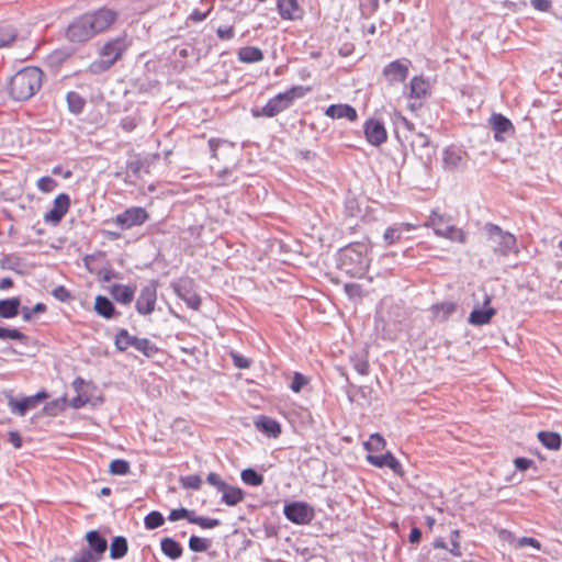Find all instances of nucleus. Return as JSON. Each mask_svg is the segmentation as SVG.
<instances>
[{"mask_svg": "<svg viewBox=\"0 0 562 562\" xmlns=\"http://www.w3.org/2000/svg\"><path fill=\"white\" fill-rule=\"evenodd\" d=\"M116 20V13L106 8L85 13L67 27L66 36L72 43H85L108 30Z\"/></svg>", "mask_w": 562, "mask_h": 562, "instance_id": "nucleus-1", "label": "nucleus"}, {"mask_svg": "<svg viewBox=\"0 0 562 562\" xmlns=\"http://www.w3.org/2000/svg\"><path fill=\"white\" fill-rule=\"evenodd\" d=\"M43 72L37 67H25L9 81V94L15 101L31 99L42 87Z\"/></svg>", "mask_w": 562, "mask_h": 562, "instance_id": "nucleus-2", "label": "nucleus"}, {"mask_svg": "<svg viewBox=\"0 0 562 562\" xmlns=\"http://www.w3.org/2000/svg\"><path fill=\"white\" fill-rule=\"evenodd\" d=\"M310 91V87L293 86L289 90L271 98L261 110H252V115L255 117H274L279 113L288 110L296 99L305 97Z\"/></svg>", "mask_w": 562, "mask_h": 562, "instance_id": "nucleus-3", "label": "nucleus"}, {"mask_svg": "<svg viewBox=\"0 0 562 562\" xmlns=\"http://www.w3.org/2000/svg\"><path fill=\"white\" fill-rule=\"evenodd\" d=\"M425 226L432 227L437 236L450 239L452 241L465 243V233L451 224L450 217L441 215L436 211H432Z\"/></svg>", "mask_w": 562, "mask_h": 562, "instance_id": "nucleus-4", "label": "nucleus"}, {"mask_svg": "<svg viewBox=\"0 0 562 562\" xmlns=\"http://www.w3.org/2000/svg\"><path fill=\"white\" fill-rule=\"evenodd\" d=\"M483 229L495 254L507 256L515 248L516 237L513 234L492 223H486Z\"/></svg>", "mask_w": 562, "mask_h": 562, "instance_id": "nucleus-5", "label": "nucleus"}, {"mask_svg": "<svg viewBox=\"0 0 562 562\" xmlns=\"http://www.w3.org/2000/svg\"><path fill=\"white\" fill-rule=\"evenodd\" d=\"M128 44L125 37H116L109 41L101 49V61H95L92 67L98 70H108L116 60H119L126 50Z\"/></svg>", "mask_w": 562, "mask_h": 562, "instance_id": "nucleus-6", "label": "nucleus"}, {"mask_svg": "<svg viewBox=\"0 0 562 562\" xmlns=\"http://www.w3.org/2000/svg\"><path fill=\"white\" fill-rule=\"evenodd\" d=\"M158 285L159 283L157 280H150L140 289L135 304V308L138 314L149 315L155 311Z\"/></svg>", "mask_w": 562, "mask_h": 562, "instance_id": "nucleus-7", "label": "nucleus"}, {"mask_svg": "<svg viewBox=\"0 0 562 562\" xmlns=\"http://www.w3.org/2000/svg\"><path fill=\"white\" fill-rule=\"evenodd\" d=\"M171 288L176 295L183 300L188 307L198 311L201 306V299L194 290V282L190 278H183L172 282Z\"/></svg>", "mask_w": 562, "mask_h": 562, "instance_id": "nucleus-8", "label": "nucleus"}, {"mask_svg": "<svg viewBox=\"0 0 562 562\" xmlns=\"http://www.w3.org/2000/svg\"><path fill=\"white\" fill-rule=\"evenodd\" d=\"M149 215L144 207L132 206L114 217V223L122 229L127 231L135 226L143 225Z\"/></svg>", "mask_w": 562, "mask_h": 562, "instance_id": "nucleus-9", "label": "nucleus"}, {"mask_svg": "<svg viewBox=\"0 0 562 562\" xmlns=\"http://www.w3.org/2000/svg\"><path fill=\"white\" fill-rule=\"evenodd\" d=\"M468 154L463 149L450 146L442 151V167L446 171H461L467 167Z\"/></svg>", "mask_w": 562, "mask_h": 562, "instance_id": "nucleus-10", "label": "nucleus"}, {"mask_svg": "<svg viewBox=\"0 0 562 562\" xmlns=\"http://www.w3.org/2000/svg\"><path fill=\"white\" fill-rule=\"evenodd\" d=\"M284 516L292 522L304 525L314 518V509L306 503L293 502L283 508Z\"/></svg>", "mask_w": 562, "mask_h": 562, "instance_id": "nucleus-11", "label": "nucleus"}, {"mask_svg": "<svg viewBox=\"0 0 562 562\" xmlns=\"http://www.w3.org/2000/svg\"><path fill=\"white\" fill-rule=\"evenodd\" d=\"M409 66L408 59L393 60L383 68V77L390 85L404 82L408 77Z\"/></svg>", "mask_w": 562, "mask_h": 562, "instance_id": "nucleus-12", "label": "nucleus"}, {"mask_svg": "<svg viewBox=\"0 0 562 562\" xmlns=\"http://www.w3.org/2000/svg\"><path fill=\"white\" fill-rule=\"evenodd\" d=\"M430 95V82L424 77H413L409 82V98L414 99L415 102L411 103V108L415 110L420 108L423 101Z\"/></svg>", "mask_w": 562, "mask_h": 562, "instance_id": "nucleus-13", "label": "nucleus"}, {"mask_svg": "<svg viewBox=\"0 0 562 562\" xmlns=\"http://www.w3.org/2000/svg\"><path fill=\"white\" fill-rule=\"evenodd\" d=\"M70 206V198L66 193L58 194L54 200V206L44 215L46 223L58 224L66 215Z\"/></svg>", "mask_w": 562, "mask_h": 562, "instance_id": "nucleus-14", "label": "nucleus"}, {"mask_svg": "<svg viewBox=\"0 0 562 562\" xmlns=\"http://www.w3.org/2000/svg\"><path fill=\"white\" fill-rule=\"evenodd\" d=\"M413 151L425 162L429 161L435 154L429 137L424 133H416L411 142Z\"/></svg>", "mask_w": 562, "mask_h": 562, "instance_id": "nucleus-15", "label": "nucleus"}, {"mask_svg": "<svg viewBox=\"0 0 562 562\" xmlns=\"http://www.w3.org/2000/svg\"><path fill=\"white\" fill-rule=\"evenodd\" d=\"M364 134L367 140L374 146H380L387 137L383 123L373 119L366 122Z\"/></svg>", "mask_w": 562, "mask_h": 562, "instance_id": "nucleus-16", "label": "nucleus"}, {"mask_svg": "<svg viewBox=\"0 0 562 562\" xmlns=\"http://www.w3.org/2000/svg\"><path fill=\"white\" fill-rule=\"evenodd\" d=\"M491 127L494 132V138L497 142H504V135L514 134V125L513 123L502 114H493L490 119Z\"/></svg>", "mask_w": 562, "mask_h": 562, "instance_id": "nucleus-17", "label": "nucleus"}, {"mask_svg": "<svg viewBox=\"0 0 562 562\" xmlns=\"http://www.w3.org/2000/svg\"><path fill=\"white\" fill-rule=\"evenodd\" d=\"M367 461L378 468H390L395 474L403 475L402 464L390 451L382 456L368 454Z\"/></svg>", "mask_w": 562, "mask_h": 562, "instance_id": "nucleus-18", "label": "nucleus"}, {"mask_svg": "<svg viewBox=\"0 0 562 562\" xmlns=\"http://www.w3.org/2000/svg\"><path fill=\"white\" fill-rule=\"evenodd\" d=\"M148 161L139 155H132L126 162L125 182L134 183L135 179L140 178L142 171L148 172Z\"/></svg>", "mask_w": 562, "mask_h": 562, "instance_id": "nucleus-19", "label": "nucleus"}, {"mask_svg": "<svg viewBox=\"0 0 562 562\" xmlns=\"http://www.w3.org/2000/svg\"><path fill=\"white\" fill-rule=\"evenodd\" d=\"M277 8L283 20H297L303 15V10L300 8L297 0H278Z\"/></svg>", "mask_w": 562, "mask_h": 562, "instance_id": "nucleus-20", "label": "nucleus"}, {"mask_svg": "<svg viewBox=\"0 0 562 562\" xmlns=\"http://www.w3.org/2000/svg\"><path fill=\"white\" fill-rule=\"evenodd\" d=\"M325 114L331 119H347L349 121H356L358 117L356 109L349 104H331L326 109Z\"/></svg>", "mask_w": 562, "mask_h": 562, "instance_id": "nucleus-21", "label": "nucleus"}, {"mask_svg": "<svg viewBox=\"0 0 562 562\" xmlns=\"http://www.w3.org/2000/svg\"><path fill=\"white\" fill-rule=\"evenodd\" d=\"M86 539L89 544V549L93 552L97 558L103 557L108 549V541L101 536L98 530H90L86 535Z\"/></svg>", "mask_w": 562, "mask_h": 562, "instance_id": "nucleus-22", "label": "nucleus"}, {"mask_svg": "<svg viewBox=\"0 0 562 562\" xmlns=\"http://www.w3.org/2000/svg\"><path fill=\"white\" fill-rule=\"evenodd\" d=\"M94 311L97 312L98 315L106 319L121 315V313L115 310L114 304L106 296L103 295H98L95 297Z\"/></svg>", "mask_w": 562, "mask_h": 562, "instance_id": "nucleus-23", "label": "nucleus"}, {"mask_svg": "<svg viewBox=\"0 0 562 562\" xmlns=\"http://www.w3.org/2000/svg\"><path fill=\"white\" fill-rule=\"evenodd\" d=\"M110 294L116 302L127 305L134 300L135 289L116 283L110 288Z\"/></svg>", "mask_w": 562, "mask_h": 562, "instance_id": "nucleus-24", "label": "nucleus"}, {"mask_svg": "<svg viewBox=\"0 0 562 562\" xmlns=\"http://www.w3.org/2000/svg\"><path fill=\"white\" fill-rule=\"evenodd\" d=\"M255 426L268 437L277 438L281 432L280 424L276 419L267 416H260L255 422Z\"/></svg>", "mask_w": 562, "mask_h": 562, "instance_id": "nucleus-25", "label": "nucleus"}, {"mask_svg": "<svg viewBox=\"0 0 562 562\" xmlns=\"http://www.w3.org/2000/svg\"><path fill=\"white\" fill-rule=\"evenodd\" d=\"M496 314L495 308H474L469 316V323L475 326L488 324L492 317Z\"/></svg>", "mask_w": 562, "mask_h": 562, "instance_id": "nucleus-26", "label": "nucleus"}, {"mask_svg": "<svg viewBox=\"0 0 562 562\" xmlns=\"http://www.w3.org/2000/svg\"><path fill=\"white\" fill-rule=\"evenodd\" d=\"M21 301L19 297H11L0 301V317L13 318L19 314Z\"/></svg>", "mask_w": 562, "mask_h": 562, "instance_id": "nucleus-27", "label": "nucleus"}, {"mask_svg": "<svg viewBox=\"0 0 562 562\" xmlns=\"http://www.w3.org/2000/svg\"><path fill=\"white\" fill-rule=\"evenodd\" d=\"M162 553L171 560H177L182 555L183 549L179 542L172 538H164L160 541Z\"/></svg>", "mask_w": 562, "mask_h": 562, "instance_id": "nucleus-28", "label": "nucleus"}, {"mask_svg": "<svg viewBox=\"0 0 562 562\" xmlns=\"http://www.w3.org/2000/svg\"><path fill=\"white\" fill-rule=\"evenodd\" d=\"M245 497V493L241 488L232 486L227 484V488H225L222 493V502L227 506H235L238 503L243 502Z\"/></svg>", "mask_w": 562, "mask_h": 562, "instance_id": "nucleus-29", "label": "nucleus"}, {"mask_svg": "<svg viewBox=\"0 0 562 562\" xmlns=\"http://www.w3.org/2000/svg\"><path fill=\"white\" fill-rule=\"evenodd\" d=\"M128 543L125 537L116 536L110 544V558L113 560L122 559L126 555Z\"/></svg>", "mask_w": 562, "mask_h": 562, "instance_id": "nucleus-30", "label": "nucleus"}, {"mask_svg": "<svg viewBox=\"0 0 562 562\" xmlns=\"http://www.w3.org/2000/svg\"><path fill=\"white\" fill-rule=\"evenodd\" d=\"M66 101L68 110L75 115L80 114L86 105L85 98L76 91H69L66 95Z\"/></svg>", "mask_w": 562, "mask_h": 562, "instance_id": "nucleus-31", "label": "nucleus"}, {"mask_svg": "<svg viewBox=\"0 0 562 562\" xmlns=\"http://www.w3.org/2000/svg\"><path fill=\"white\" fill-rule=\"evenodd\" d=\"M263 58L260 48L255 46H246L239 49L238 59L243 63H257Z\"/></svg>", "mask_w": 562, "mask_h": 562, "instance_id": "nucleus-32", "label": "nucleus"}, {"mask_svg": "<svg viewBox=\"0 0 562 562\" xmlns=\"http://www.w3.org/2000/svg\"><path fill=\"white\" fill-rule=\"evenodd\" d=\"M539 441L550 450H558L561 446V437L558 432L540 431L538 432Z\"/></svg>", "mask_w": 562, "mask_h": 562, "instance_id": "nucleus-33", "label": "nucleus"}, {"mask_svg": "<svg viewBox=\"0 0 562 562\" xmlns=\"http://www.w3.org/2000/svg\"><path fill=\"white\" fill-rule=\"evenodd\" d=\"M457 305L452 302H443L440 304H435L431 307L434 316L443 322L446 321L452 313H454Z\"/></svg>", "mask_w": 562, "mask_h": 562, "instance_id": "nucleus-34", "label": "nucleus"}, {"mask_svg": "<svg viewBox=\"0 0 562 562\" xmlns=\"http://www.w3.org/2000/svg\"><path fill=\"white\" fill-rule=\"evenodd\" d=\"M12 412L19 414L20 416H24L29 409H33L36 407L33 398L31 396L24 397L22 400H10L9 402Z\"/></svg>", "mask_w": 562, "mask_h": 562, "instance_id": "nucleus-35", "label": "nucleus"}, {"mask_svg": "<svg viewBox=\"0 0 562 562\" xmlns=\"http://www.w3.org/2000/svg\"><path fill=\"white\" fill-rule=\"evenodd\" d=\"M134 339L136 336H132L126 329L121 328L115 335L114 344L120 351H125L128 347L134 346Z\"/></svg>", "mask_w": 562, "mask_h": 562, "instance_id": "nucleus-36", "label": "nucleus"}, {"mask_svg": "<svg viewBox=\"0 0 562 562\" xmlns=\"http://www.w3.org/2000/svg\"><path fill=\"white\" fill-rule=\"evenodd\" d=\"M133 347L148 358L158 352V348L147 338L136 337V339H134Z\"/></svg>", "mask_w": 562, "mask_h": 562, "instance_id": "nucleus-37", "label": "nucleus"}, {"mask_svg": "<svg viewBox=\"0 0 562 562\" xmlns=\"http://www.w3.org/2000/svg\"><path fill=\"white\" fill-rule=\"evenodd\" d=\"M241 480L250 486H259L263 483V476L254 469H245L241 471Z\"/></svg>", "mask_w": 562, "mask_h": 562, "instance_id": "nucleus-38", "label": "nucleus"}, {"mask_svg": "<svg viewBox=\"0 0 562 562\" xmlns=\"http://www.w3.org/2000/svg\"><path fill=\"white\" fill-rule=\"evenodd\" d=\"M211 540L198 536H191L189 539V549L193 552H205L211 547Z\"/></svg>", "mask_w": 562, "mask_h": 562, "instance_id": "nucleus-39", "label": "nucleus"}, {"mask_svg": "<svg viewBox=\"0 0 562 562\" xmlns=\"http://www.w3.org/2000/svg\"><path fill=\"white\" fill-rule=\"evenodd\" d=\"M0 339H13L26 342L29 337L16 328H5L0 326Z\"/></svg>", "mask_w": 562, "mask_h": 562, "instance_id": "nucleus-40", "label": "nucleus"}, {"mask_svg": "<svg viewBox=\"0 0 562 562\" xmlns=\"http://www.w3.org/2000/svg\"><path fill=\"white\" fill-rule=\"evenodd\" d=\"M350 361L352 363L353 369L361 375H368L369 374V361L367 357L363 356H351Z\"/></svg>", "mask_w": 562, "mask_h": 562, "instance_id": "nucleus-41", "label": "nucleus"}, {"mask_svg": "<svg viewBox=\"0 0 562 562\" xmlns=\"http://www.w3.org/2000/svg\"><path fill=\"white\" fill-rule=\"evenodd\" d=\"M165 522V518L161 513L157 510L150 512L144 519L145 527L149 530L156 529L162 526Z\"/></svg>", "mask_w": 562, "mask_h": 562, "instance_id": "nucleus-42", "label": "nucleus"}, {"mask_svg": "<svg viewBox=\"0 0 562 562\" xmlns=\"http://www.w3.org/2000/svg\"><path fill=\"white\" fill-rule=\"evenodd\" d=\"M385 440L380 434H372L367 442L364 449L369 452L380 451L384 448Z\"/></svg>", "mask_w": 562, "mask_h": 562, "instance_id": "nucleus-43", "label": "nucleus"}, {"mask_svg": "<svg viewBox=\"0 0 562 562\" xmlns=\"http://www.w3.org/2000/svg\"><path fill=\"white\" fill-rule=\"evenodd\" d=\"M130 463L123 459H115L110 463V473L114 475H125L130 472Z\"/></svg>", "mask_w": 562, "mask_h": 562, "instance_id": "nucleus-44", "label": "nucleus"}, {"mask_svg": "<svg viewBox=\"0 0 562 562\" xmlns=\"http://www.w3.org/2000/svg\"><path fill=\"white\" fill-rule=\"evenodd\" d=\"M402 227L401 226H391L387 227L384 232L383 239L386 245H392L396 240H398L402 236Z\"/></svg>", "mask_w": 562, "mask_h": 562, "instance_id": "nucleus-45", "label": "nucleus"}, {"mask_svg": "<svg viewBox=\"0 0 562 562\" xmlns=\"http://www.w3.org/2000/svg\"><path fill=\"white\" fill-rule=\"evenodd\" d=\"M451 547L448 549L449 552L454 557H461L462 550L460 546V532L459 530H452L449 537Z\"/></svg>", "mask_w": 562, "mask_h": 562, "instance_id": "nucleus-46", "label": "nucleus"}, {"mask_svg": "<svg viewBox=\"0 0 562 562\" xmlns=\"http://www.w3.org/2000/svg\"><path fill=\"white\" fill-rule=\"evenodd\" d=\"M180 483L184 488L200 490L202 485V479L199 475L192 474L182 476Z\"/></svg>", "mask_w": 562, "mask_h": 562, "instance_id": "nucleus-47", "label": "nucleus"}, {"mask_svg": "<svg viewBox=\"0 0 562 562\" xmlns=\"http://www.w3.org/2000/svg\"><path fill=\"white\" fill-rule=\"evenodd\" d=\"M58 186V182L50 177H42L37 180V188L44 193L52 192Z\"/></svg>", "mask_w": 562, "mask_h": 562, "instance_id": "nucleus-48", "label": "nucleus"}, {"mask_svg": "<svg viewBox=\"0 0 562 562\" xmlns=\"http://www.w3.org/2000/svg\"><path fill=\"white\" fill-rule=\"evenodd\" d=\"M206 482L214 486L217 492L223 493L225 488H227V483L221 477L220 474L215 472H211L206 476Z\"/></svg>", "mask_w": 562, "mask_h": 562, "instance_id": "nucleus-49", "label": "nucleus"}, {"mask_svg": "<svg viewBox=\"0 0 562 562\" xmlns=\"http://www.w3.org/2000/svg\"><path fill=\"white\" fill-rule=\"evenodd\" d=\"M46 310L47 307L44 303H36L32 308L24 306L22 307V317L24 321L29 322L35 313H44Z\"/></svg>", "mask_w": 562, "mask_h": 562, "instance_id": "nucleus-50", "label": "nucleus"}, {"mask_svg": "<svg viewBox=\"0 0 562 562\" xmlns=\"http://www.w3.org/2000/svg\"><path fill=\"white\" fill-rule=\"evenodd\" d=\"M16 38V33L10 27H0V47L11 44Z\"/></svg>", "mask_w": 562, "mask_h": 562, "instance_id": "nucleus-51", "label": "nucleus"}, {"mask_svg": "<svg viewBox=\"0 0 562 562\" xmlns=\"http://www.w3.org/2000/svg\"><path fill=\"white\" fill-rule=\"evenodd\" d=\"M100 560L101 558H97L90 549L81 550L71 559L72 562H98Z\"/></svg>", "mask_w": 562, "mask_h": 562, "instance_id": "nucleus-52", "label": "nucleus"}, {"mask_svg": "<svg viewBox=\"0 0 562 562\" xmlns=\"http://www.w3.org/2000/svg\"><path fill=\"white\" fill-rule=\"evenodd\" d=\"M307 383H308V379H307L305 375H303V374H301V373H299V372H295V373H294V376H293V379H292V382H291L290 387H291V390H292L293 392L297 393V392H300V391L303 389V386H304V385H306Z\"/></svg>", "mask_w": 562, "mask_h": 562, "instance_id": "nucleus-53", "label": "nucleus"}, {"mask_svg": "<svg viewBox=\"0 0 562 562\" xmlns=\"http://www.w3.org/2000/svg\"><path fill=\"white\" fill-rule=\"evenodd\" d=\"M193 520H194V525H198L203 529H212V528L218 527L221 525L220 519L209 518V517H203V516H201V518H199V519H193Z\"/></svg>", "mask_w": 562, "mask_h": 562, "instance_id": "nucleus-54", "label": "nucleus"}, {"mask_svg": "<svg viewBox=\"0 0 562 562\" xmlns=\"http://www.w3.org/2000/svg\"><path fill=\"white\" fill-rule=\"evenodd\" d=\"M231 357L233 359L235 367L239 369H248L251 364L250 359L246 358L243 355H239L238 352L232 351Z\"/></svg>", "mask_w": 562, "mask_h": 562, "instance_id": "nucleus-55", "label": "nucleus"}, {"mask_svg": "<svg viewBox=\"0 0 562 562\" xmlns=\"http://www.w3.org/2000/svg\"><path fill=\"white\" fill-rule=\"evenodd\" d=\"M53 296L60 302H68L71 299L70 292L64 286L58 285L52 291Z\"/></svg>", "mask_w": 562, "mask_h": 562, "instance_id": "nucleus-56", "label": "nucleus"}, {"mask_svg": "<svg viewBox=\"0 0 562 562\" xmlns=\"http://www.w3.org/2000/svg\"><path fill=\"white\" fill-rule=\"evenodd\" d=\"M189 516V509L181 507L177 509H172L168 516L170 521H177L179 519H184V517Z\"/></svg>", "mask_w": 562, "mask_h": 562, "instance_id": "nucleus-57", "label": "nucleus"}, {"mask_svg": "<svg viewBox=\"0 0 562 562\" xmlns=\"http://www.w3.org/2000/svg\"><path fill=\"white\" fill-rule=\"evenodd\" d=\"M514 463H515L516 469L519 471H526L530 467L533 465V461L531 459L522 458V457L516 458L514 460Z\"/></svg>", "mask_w": 562, "mask_h": 562, "instance_id": "nucleus-58", "label": "nucleus"}, {"mask_svg": "<svg viewBox=\"0 0 562 562\" xmlns=\"http://www.w3.org/2000/svg\"><path fill=\"white\" fill-rule=\"evenodd\" d=\"M345 291L350 297L361 295V286L357 283H346Z\"/></svg>", "mask_w": 562, "mask_h": 562, "instance_id": "nucleus-59", "label": "nucleus"}, {"mask_svg": "<svg viewBox=\"0 0 562 562\" xmlns=\"http://www.w3.org/2000/svg\"><path fill=\"white\" fill-rule=\"evenodd\" d=\"M216 34L221 40H231L234 37V27L233 26L218 27L216 31Z\"/></svg>", "mask_w": 562, "mask_h": 562, "instance_id": "nucleus-60", "label": "nucleus"}, {"mask_svg": "<svg viewBox=\"0 0 562 562\" xmlns=\"http://www.w3.org/2000/svg\"><path fill=\"white\" fill-rule=\"evenodd\" d=\"M137 126L136 120L131 116H126L121 121V127L125 132H132Z\"/></svg>", "mask_w": 562, "mask_h": 562, "instance_id": "nucleus-61", "label": "nucleus"}, {"mask_svg": "<svg viewBox=\"0 0 562 562\" xmlns=\"http://www.w3.org/2000/svg\"><path fill=\"white\" fill-rule=\"evenodd\" d=\"M531 4L536 10L546 12L550 9L551 1L550 0H531Z\"/></svg>", "mask_w": 562, "mask_h": 562, "instance_id": "nucleus-62", "label": "nucleus"}, {"mask_svg": "<svg viewBox=\"0 0 562 562\" xmlns=\"http://www.w3.org/2000/svg\"><path fill=\"white\" fill-rule=\"evenodd\" d=\"M518 544L520 547L531 546V547L536 548L537 550H540V542L535 538L522 537L519 539Z\"/></svg>", "mask_w": 562, "mask_h": 562, "instance_id": "nucleus-63", "label": "nucleus"}, {"mask_svg": "<svg viewBox=\"0 0 562 562\" xmlns=\"http://www.w3.org/2000/svg\"><path fill=\"white\" fill-rule=\"evenodd\" d=\"M9 442L16 449L22 447V438L18 431L9 432Z\"/></svg>", "mask_w": 562, "mask_h": 562, "instance_id": "nucleus-64", "label": "nucleus"}]
</instances>
